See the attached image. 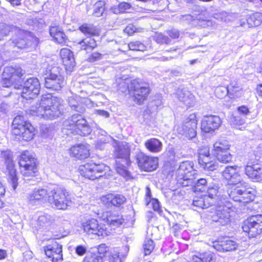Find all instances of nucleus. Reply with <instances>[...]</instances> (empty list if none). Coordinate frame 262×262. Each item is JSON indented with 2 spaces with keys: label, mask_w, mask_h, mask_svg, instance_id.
Here are the masks:
<instances>
[{
  "label": "nucleus",
  "mask_w": 262,
  "mask_h": 262,
  "mask_svg": "<svg viewBox=\"0 0 262 262\" xmlns=\"http://www.w3.org/2000/svg\"><path fill=\"white\" fill-rule=\"evenodd\" d=\"M63 100L51 94L42 95L39 102L30 107V114L46 120L55 119L61 113Z\"/></svg>",
  "instance_id": "obj_1"
},
{
  "label": "nucleus",
  "mask_w": 262,
  "mask_h": 262,
  "mask_svg": "<svg viewBox=\"0 0 262 262\" xmlns=\"http://www.w3.org/2000/svg\"><path fill=\"white\" fill-rule=\"evenodd\" d=\"M48 202L54 208L66 210L72 204L69 192L63 187H55L49 190Z\"/></svg>",
  "instance_id": "obj_2"
},
{
  "label": "nucleus",
  "mask_w": 262,
  "mask_h": 262,
  "mask_svg": "<svg viewBox=\"0 0 262 262\" xmlns=\"http://www.w3.org/2000/svg\"><path fill=\"white\" fill-rule=\"evenodd\" d=\"M14 33L12 43L14 47L19 49H34L38 43V39L30 32L21 30L18 27L12 28Z\"/></svg>",
  "instance_id": "obj_3"
},
{
  "label": "nucleus",
  "mask_w": 262,
  "mask_h": 262,
  "mask_svg": "<svg viewBox=\"0 0 262 262\" xmlns=\"http://www.w3.org/2000/svg\"><path fill=\"white\" fill-rule=\"evenodd\" d=\"M63 125L65 129L70 130L71 133L80 136H84L91 132V128L86 120L78 114L66 120Z\"/></svg>",
  "instance_id": "obj_4"
},
{
  "label": "nucleus",
  "mask_w": 262,
  "mask_h": 262,
  "mask_svg": "<svg viewBox=\"0 0 262 262\" xmlns=\"http://www.w3.org/2000/svg\"><path fill=\"white\" fill-rule=\"evenodd\" d=\"M23 75V70L19 66H7L2 74V84L4 87L13 86L14 89H19L22 86L20 83Z\"/></svg>",
  "instance_id": "obj_5"
},
{
  "label": "nucleus",
  "mask_w": 262,
  "mask_h": 262,
  "mask_svg": "<svg viewBox=\"0 0 262 262\" xmlns=\"http://www.w3.org/2000/svg\"><path fill=\"white\" fill-rule=\"evenodd\" d=\"M19 164L24 181L27 182L32 180L37 172L36 159L29 151H26L20 155Z\"/></svg>",
  "instance_id": "obj_6"
},
{
  "label": "nucleus",
  "mask_w": 262,
  "mask_h": 262,
  "mask_svg": "<svg viewBox=\"0 0 262 262\" xmlns=\"http://www.w3.org/2000/svg\"><path fill=\"white\" fill-rule=\"evenodd\" d=\"M232 204L225 199L220 200L216 206H213L210 210L215 212L210 215L213 222H217L221 225H227L230 221V212L232 210Z\"/></svg>",
  "instance_id": "obj_7"
},
{
  "label": "nucleus",
  "mask_w": 262,
  "mask_h": 262,
  "mask_svg": "<svg viewBox=\"0 0 262 262\" xmlns=\"http://www.w3.org/2000/svg\"><path fill=\"white\" fill-rule=\"evenodd\" d=\"M79 170L83 177L94 180L105 177L106 172L110 171V167L103 163H88L80 166Z\"/></svg>",
  "instance_id": "obj_8"
},
{
  "label": "nucleus",
  "mask_w": 262,
  "mask_h": 262,
  "mask_svg": "<svg viewBox=\"0 0 262 262\" xmlns=\"http://www.w3.org/2000/svg\"><path fill=\"white\" fill-rule=\"evenodd\" d=\"M81 228L84 232L92 238L96 236L105 237L110 233L104 224L99 223L94 218L83 220L81 223Z\"/></svg>",
  "instance_id": "obj_9"
},
{
  "label": "nucleus",
  "mask_w": 262,
  "mask_h": 262,
  "mask_svg": "<svg viewBox=\"0 0 262 262\" xmlns=\"http://www.w3.org/2000/svg\"><path fill=\"white\" fill-rule=\"evenodd\" d=\"M195 174L196 170L193 169V163L190 161L183 162L177 170V179L182 185L188 186Z\"/></svg>",
  "instance_id": "obj_10"
},
{
  "label": "nucleus",
  "mask_w": 262,
  "mask_h": 262,
  "mask_svg": "<svg viewBox=\"0 0 262 262\" xmlns=\"http://www.w3.org/2000/svg\"><path fill=\"white\" fill-rule=\"evenodd\" d=\"M196 115L191 114L183 118L182 123L179 126L177 130L180 134L185 136L189 139H192L196 135Z\"/></svg>",
  "instance_id": "obj_11"
},
{
  "label": "nucleus",
  "mask_w": 262,
  "mask_h": 262,
  "mask_svg": "<svg viewBox=\"0 0 262 262\" xmlns=\"http://www.w3.org/2000/svg\"><path fill=\"white\" fill-rule=\"evenodd\" d=\"M244 232L248 233L249 237H254L262 231V215L250 216L243 223L242 226Z\"/></svg>",
  "instance_id": "obj_12"
},
{
  "label": "nucleus",
  "mask_w": 262,
  "mask_h": 262,
  "mask_svg": "<svg viewBox=\"0 0 262 262\" xmlns=\"http://www.w3.org/2000/svg\"><path fill=\"white\" fill-rule=\"evenodd\" d=\"M129 88L134 92L135 99L139 104L146 98L149 93L148 85L139 79L132 80Z\"/></svg>",
  "instance_id": "obj_13"
},
{
  "label": "nucleus",
  "mask_w": 262,
  "mask_h": 262,
  "mask_svg": "<svg viewBox=\"0 0 262 262\" xmlns=\"http://www.w3.org/2000/svg\"><path fill=\"white\" fill-rule=\"evenodd\" d=\"M22 89L21 97L26 99H33L38 94L40 85L37 78L32 77L28 79L24 83V85L20 89Z\"/></svg>",
  "instance_id": "obj_14"
},
{
  "label": "nucleus",
  "mask_w": 262,
  "mask_h": 262,
  "mask_svg": "<svg viewBox=\"0 0 262 262\" xmlns=\"http://www.w3.org/2000/svg\"><path fill=\"white\" fill-rule=\"evenodd\" d=\"M198 154V162L203 169L209 171H213L217 169L218 164L211 160L208 146L201 147Z\"/></svg>",
  "instance_id": "obj_15"
},
{
  "label": "nucleus",
  "mask_w": 262,
  "mask_h": 262,
  "mask_svg": "<svg viewBox=\"0 0 262 262\" xmlns=\"http://www.w3.org/2000/svg\"><path fill=\"white\" fill-rule=\"evenodd\" d=\"M57 68H53L49 71L48 76L45 78V86L48 89L60 90L64 84L63 77L59 73H55Z\"/></svg>",
  "instance_id": "obj_16"
},
{
  "label": "nucleus",
  "mask_w": 262,
  "mask_h": 262,
  "mask_svg": "<svg viewBox=\"0 0 262 262\" xmlns=\"http://www.w3.org/2000/svg\"><path fill=\"white\" fill-rule=\"evenodd\" d=\"M136 159L138 166L142 170L151 171L158 167L159 160L157 157H149L140 152L136 155Z\"/></svg>",
  "instance_id": "obj_17"
},
{
  "label": "nucleus",
  "mask_w": 262,
  "mask_h": 262,
  "mask_svg": "<svg viewBox=\"0 0 262 262\" xmlns=\"http://www.w3.org/2000/svg\"><path fill=\"white\" fill-rule=\"evenodd\" d=\"M251 158L247 162L245 168V174L250 178L255 181H262V165L253 159L254 155H251Z\"/></svg>",
  "instance_id": "obj_18"
},
{
  "label": "nucleus",
  "mask_w": 262,
  "mask_h": 262,
  "mask_svg": "<svg viewBox=\"0 0 262 262\" xmlns=\"http://www.w3.org/2000/svg\"><path fill=\"white\" fill-rule=\"evenodd\" d=\"M114 156L116 160L122 161L124 164L129 163L130 149L125 142L114 141Z\"/></svg>",
  "instance_id": "obj_19"
},
{
  "label": "nucleus",
  "mask_w": 262,
  "mask_h": 262,
  "mask_svg": "<svg viewBox=\"0 0 262 262\" xmlns=\"http://www.w3.org/2000/svg\"><path fill=\"white\" fill-rule=\"evenodd\" d=\"M43 248L46 255L52 258V262L62 261V248L61 245L56 242L53 241L51 244L45 246Z\"/></svg>",
  "instance_id": "obj_20"
},
{
  "label": "nucleus",
  "mask_w": 262,
  "mask_h": 262,
  "mask_svg": "<svg viewBox=\"0 0 262 262\" xmlns=\"http://www.w3.org/2000/svg\"><path fill=\"white\" fill-rule=\"evenodd\" d=\"M222 124L221 118L215 115L204 116L201 124V128L205 133H209L217 129Z\"/></svg>",
  "instance_id": "obj_21"
},
{
  "label": "nucleus",
  "mask_w": 262,
  "mask_h": 262,
  "mask_svg": "<svg viewBox=\"0 0 262 262\" xmlns=\"http://www.w3.org/2000/svg\"><path fill=\"white\" fill-rule=\"evenodd\" d=\"M238 246L236 242L228 237L213 242V247L220 252H227L235 250Z\"/></svg>",
  "instance_id": "obj_22"
},
{
  "label": "nucleus",
  "mask_w": 262,
  "mask_h": 262,
  "mask_svg": "<svg viewBox=\"0 0 262 262\" xmlns=\"http://www.w3.org/2000/svg\"><path fill=\"white\" fill-rule=\"evenodd\" d=\"M101 201L107 207H119L126 202L125 197L122 194H107L101 198Z\"/></svg>",
  "instance_id": "obj_23"
},
{
  "label": "nucleus",
  "mask_w": 262,
  "mask_h": 262,
  "mask_svg": "<svg viewBox=\"0 0 262 262\" xmlns=\"http://www.w3.org/2000/svg\"><path fill=\"white\" fill-rule=\"evenodd\" d=\"M70 155L71 157L78 159L82 160L89 157L90 149L89 147L83 144H77L73 146L70 149Z\"/></svg>",
  "instance_id": "obj_24"
},
{
  "label": "nucleus",
  "mask_w": 262,
  "mask_h": 262,
  "mask_svg": "<svg viewBox=\"0 0 262 262\" xmlns=\"http://www.w3.org/2000/svg\"><path fill=\"white\" fill-rule=\"evenodd\" d=\"M60 55L66 70L71 71L76 64L73 52L67 48H63L60 51Z\"/></svg>",
  "instance_id": "obj_25"
},
{
  "label": "nucleus",
  "mask_w": 262,
  "mask_h": 262,
  "mask_svg": "<svg viewBox=\"0 0 262 262\" xmlns=\"http://www.w3.org/2000/svg\"><path fill=\"white\" fill-rule=\"evenodd\" d=\"M176 96L187 107L193 106L194 104V96L185 89H179L176 93Z\"/></svg>",
  "instance_id": "obj_26"
},
{
  "label": "nucleus",
  "mask_w": 262,
  "mask_h": 262,
  "mask_svg": "<svg viewBox=\"0 0 262 262\" xmlns=\"http://www.w3.org/2000/svg\"><path fill=\"white\" fill-rule=\"evenodd\" d=\"M68 101L69 105L72 110L79 113H82L85 110L83 103H86L89 100L77 95H73L72 96L69 97Z\"/></svg>",
  "instance_id": "obj_27"
},
{
  "label": "nucleus",
  "mask_w": 262,
  "mask_h": 262,
  "mask_svg": "<svg viewBox=\"0 0 262 262\" xmlns=\"http://www.w3.org/2000/svg\"><path fill=\"white\" fill-rule=\"evenodd\" d=\"M125 220L123 216L118 212H107L106 222L112 228H115L123 225Z\"/></svg>",
  "instance_id": "obj_28"
},
{
  "label": "nucleus",
  "mask_w": 262,
  "mask_h": 262,
  "mask_svg": "<svg viewBox=\"0 0 262 262\" xmlns=\"http://www.w3.org/2000/svg\"><path fill=\"white\" fill-rule=\"evenodd\" d=\"M242 186L243 192L238 202L245 204L253 201L255 198V190L248 187L247 183H242Z\"/></svg>",
  "instance_id": "obj_29"
},
{
  "label": "nucleus",
  "mask_w": 262,
  "mask_h": 262,
  "mask_svg": "<svg viewBox=\"0 0 262 262\" xmlns=\"http://www.w3.org/2000/svg\"><path fill=\"white\" fill-rule=\"evenodd\" d=\"M49 191L44 188L35 189L33 191L29 194L27 199L30 203H34L35 201L42 200L48 198Z\"/></svg>",
  "instance_id": "obj_30"
},
{
  "label": "nucleus",
  "mask_w": 262,
  "mask_h": 262,
  "mask_svg": "<svg viewBox=\"0 0 262 262\" xmlns=\"http://www.w3.org/2000/svg\"><path fill=\"white\" fill-rule=\"evenodd\" d=\"M213 201L208 200V197L206 195H201L200 196H195L192 202V205L194 207L193 210H196L197 209L207 208L209 206H212Z\"/></svg>",
  "instance_id": "obj_31"
},
{
  "label": "nucleus",
  "mask_w": 262,
  "mask_h": 262,
  "mask_svg": "<svg viewBox=\"0 0 262 262\" xmlns=\"http://www.w3.org/2000/svg\"><path fill=\"white\" fill-rule=\"evenodd\" d=\"M50 33L57 43L62 44L66 42V36L59 27L52 26L50 29Z\"/></svg>",
  "instance_id": "obj_32"
},
{
  "label": "nucleus",
  "mask_w": 262,
  "mask_h": 262,
  "mask_svg": "<svg viewBox=\"0 0 262 262\" xmlns=\"http://www.w3.org/2000/svg\"><path fill=\"white\" fill-rule=\"evenodd\" d=\"M162 143L159 139L152 138L145 142V147L150 152L156 153L161 151Z\"/></svg>",
  "instance_id": "obj_33"
},
{
  "label": "nucleus",
  "mask_w": 262,
  "mask_h": 262,
  "mask_svg": "<svg viewBox=\"0 0 262 262\" xmlns=\"http://www.w3.org/2000/svg\"><path fill=\"white\" fill-rule=\"evenodd\" d=\"M27 124L30 123L25 121L23 116L19 115L16 116L13 119L12 123V134H19L20 130L24 129V126H26Z\"/></svg>",
  "instance_id": "obj_34"
},
{
  "label": "nucleus",
  "mask_w": 262,
  "mask_h": 262,
  "mask_svg": "<svg viewBox=\"0 0 262 262\" xmlns=\"http://www.w3.org/2000/svg\"><path fill=\"white\" fill-rule=\"evenodd\" d=\"M105 4V1L104 0L97 1L93 6V14L95 16L110 15V13H108V11L106 9Z\"/></svg>",
  "instance_id": "obj_35"
},
{
  "label": "nucleus",
  "mask_w": 262,
  "mask_h": 262,
  "mask_svg": "<svg viewBox=\"0 0 262 262\" xmlns=\"http://www.w3.org/2000/svg\"><path fill=\"white\" fill-rule=\"evenodd\" d=\"M213 254L210 252L199 253L192 257V262H215Z\"/></svg>",
  "instance_id": "obj_36"
},
{
  "label": "nucleus",
  "mask_w": 262,
  "mask_h": 262,
  "mask_svg": "<svg viewBox=\"0 0 262 262\" xmlns=\"http://www.w3.org/2000/svg\"><path fill=\"white\" fill-rule=\"evenodd\" d=\"M78 46L81 50H85L87 52H91L97 47L95 40L91 37H86L78 43Z\"/></svg>",
  "instance_id": "obj_37"
},
{
  "label": "nucleus",
  "mask_w": 262,
  "mask_h": 262,
  "mask_svg": "<svg viewBox=\"0 0 262 262\" xmlns=\"http://www.w3.org/2000/svg\"><path fill=\"white\" fill-rule=\"evenodd\" d=\"M53 220L50 215L46 214L40 215L38 219V225L43 230H50L53 223Z\"/></svg>",
  "instance_id": "obj_38"
},
{
  "label": "nucleus",
  "mask_w": 262,
  "mask_h": 262,
  "mask_svg": "<svg viewBox=\"0 0 262 262\" xmlns=\"http://www.w3.org/2000/svg\"><path fill=\"white\" fill-rule=\"evenodd\" d=\"M230 145L227 140L224 139H220L213 144V149L215 155L221 154L229 150Z\"/></svg>",
  "instance_id": "obj_39"
},
{
  "label": "nucleus",
  "mask_w": 262,
  "mask_h": 262,
  "mask_svg": "<svg viewBox=\"0 0 262 262\" xmlns=\"http://www.w3.org/2000/svg\"><path fill=\"white\" fill-rule=\"evenodd\" d=\"M34 128L31 124H27L24 126V129L20 130V134L15 135L22 137L25 141H30L32 140L34 136Z\"/></svg>",
  "instance_id": "obj_40"
},
{
  "label": "nucleus",
  "mask_w": 262,
  "mask_h": 262,
  "mask_svg": "<svg viewBox=\"0 0 262 262\" xmlns=\"http://www.w3.org/2000/svg\"><path fill=\"white\" fill-rule=\"evenodd\" d=\"M242 192V186L232 185L228 190V194L233 201L238 202Z\"/></svg>",
  "instance_id": "obj_41"
},
{
  "label": "nucleus",
  "mask_w": 262,
  "mask_h": 262,
  "mask_svg": "<svg viewBox=\"0 0 262 262\" xmlns=\"http://www.w3.org/2000/svg\"><path fill=\"white\" fill-rule=\"evenodd\" d=\"M129 164H124L122 161L116 160V170L120 175L126 179L130 178V173L126 169V165Z\"/></svg>",
  "instance_id": "obj_42"
},
{
  "label": "nucleus",
  "mask_w": 262,
  "mask_h": 262,
  "mask_svg": "<svg viewBox=\"0 0 262 262\" xmlns=\"http://www.w3.org/2000/svg\"><path fill=\"white\" fill-rule=\"evenodd\" d=\"M18 178L16 173V170L14 168L9 169L8 181L9 184L12 187L13 191H16L18 186Z\"/></svg>",
  "instance_id": "obj_43"
},
{
  "label": "nucleus",
  "mask_w": 262,
  "mask_h": 262,
  "mask_svg": "<svg viewBox=\"0 0 262 262\" xmlns=\"http://www.w3.org/2000/svg\"><path fill=\"white\" fill-rule=\"evenodd\" d=\"M245 20L241 24L242 26L246 25L248 27H254L259 26L262 23V17H245Z\"/></svg>",
  "instance_id": "obj_44"
},
{
  "label": "nucleus",
  "mask_w": 262,
  "mask_h": 262,
  "mask_svg": "<svg viewBox=\"0 0 262 262\" xmlns=\"http://www.w3.org/2000/svg\"><path fill=\"white\" fill-rule=\"evenodd\" d=\"M79 30L85 34L98 35L99 30L92 24H84L79 27Z\"/></svg>",
  "instance_id": "obj_45"
},
{
  "label": "nucleus",
  "mask_w": 262,
  "mask_h": 262,
  "mask_svg": "<svg viewBox=\"0 0 262 262\" xmlns=\"http://www.w3.org/2000/svg\"><path fill=\"white\" fill-rule=\"evenodd\" d=\"M220 187L219 185L215 183L210 184L207 189V194L208 195H206L208 197V200L210 199L211 201L212 199H215L216 197H219L220 193V191L219 190Z\"/></svg>",
  "instance_id": "obj_46"
},
{
  "label": "nucleus",
  "mask_w": 262,
  "mask_h": 262,
  "mask_svg": "<svg viewBox=\"0 0 262 262\" xmlns=\"http://www.w3.org/2000/svg\"><path fill=\"white\" fill-rule=\"evenodd\" d=\"M1 156L5 160V163L9 169L14 168L12 155L10 150L2 151Z\"/></svg>",
  "instance_id": "obj_47"
},
{
  "label": "nucleus",
  "mask_w": 262,
  "mask_h": 262,
  "mask_svg": "<svg viewBox=\"0 0 262 262\" xmlns=\"http://www.w3.org/2000/svg\"><path fill=\"white\" fill-rule=\"evenodd\" d=\"M16 27L13 26H9L5 24H0V40L3 39V38L11 33L12 35H14L12 33V28Z\"/></svg>",
  "instance_id": "obj_48"
},
{
  "label": "nucleus",
  "mask_w": 262,
  "mask_h": 262,
  "mask_svg": "<svg viewBox=\"0 0 262 262\" xmlns=\"http://www.w3.org/2000/svg\"><path fill=\"white\" fill-rule=\"evenodd\" d=\"M128 47L130 50L137 51H144L146 50V46L140 41H133L130 42Z\"/></svg>",
  "instance_id": "obj_49"
},
{
  "label": "nucleus",
  "mask_w": 262,
  "mask_h": 262,
  "mask_svg": "<svg viewBox=\"0 0 262 262\" xmlns=\"http://www.w3.org/2000/svg\"><path fill=\"white\" fill-rule=\"evenodd\" d=\"M208 180L206 179L201 178L198 180L197 182L195 183L193 187L194 191L203 192L206 189Z\"/></svg>",
  "instance_id": "obj_50"
},
{
  "label": "nucleus",
  "mask_w": 262,
  "mask_h": 262,
  "mask_svg": "<svg viewBox=\"0 0 262 262\" xmlns=\"http://www.w3.org/2000/svg\"><path fill=\"white\" fill-rule=\"evenodd\" d=\"M216 158L219 161L223 163H228L232 160V155L229 151L222 152L221 154L215 155Z\"/></svg>",
  "instance_id": "obj_51"
},
{
  "label": "nucleus",
  "mask_w": 262,
  "mask_h": 262,
  "mask_svg": "<svg viewBox=\"0 0 262 262\" xmlns=\"http://www.w3.org/2000/svg\"><path fill=\"white\" fill-rule=\"evenodd\" d=\"M83 262H103L101 256L95 252L88 253L83 259Z\"/></svg>",
  "instance_id": "obj_52"
},
{
  "label": "nucleus",
  "mask_w": 262,
  "mask_h": 262,
  "mask_svg": "<svg viewBox=\"0 0 262 262\" xmlns=\"http://www.w3.org/2000/svg\"><path fill=\"white\" fill-rule=\"evenodd\" d=\"M232 185L237 186V185H240L242 186V183H246L242 179V177L239 173L237 169L235 170V173L232 176L231 179L227 180Z\"/></svg>",
  "instance_id": "obj_53"
},
{
  "label": "nucleus",
  "mask_w": 262,
  "mask_h": 262,
  "mask_svg": "<svg viewBox=\"0 0 262 262\" xmlns=\"http://www.w3.org/2000/svg\"><path fill=\"white\" fill-rule=\"evenodd\" d=\"M228 93H233L231 89H228V87L220 86L217 87L215 90L216 96L219 98H222L228 94Z\"/></svg>",
  "instance_id": "obj_54"
},
{
  "label": "nucleus",
  "mask_w": 262,
  "mask_h": 262,
  "mask_svg": "<svg viewBox=\"0 0 262 262\" xmlns=\"http://www.w3.org/2000/svg\"><path fill=\"white\" fill-rule=\"evenodd\" d=\"M237 166H228L226 167L224 170L223 171V176L227 180L228 179H231L232 176L235 173V170L237 169Z\"/></svg>",
  "instance_id": "obj_55"
},
{
  "label": "nucleus",
  "mask_w": 262,
  "mask_h": 262,
  "mask_svg": "<svg viewBox=\"0 0 262 262\" xmlns=\"http://www.w3.org/2000/svg\"><path fill=\"white\" fill-rule=\"evenodd\" d=\"M155 245L154 242L150 239H146L143 244V250L145 255H149L151 253L154 248Z\"/></svg>",
  "instance_id": "obj_56"
},
{
  "label": "nucleus",
  "mask_w": 262,
  "mask_h": 262,
  "mask_svg": "<svg viewBox=\"0 0 262 262\" xmlns=\"http://www.w3.org/2000/svg\"><path fill=\"white\" fill-rule=\"evenodd\" d=\"M96 251L95 252L98 254L99 256H101L102 259L103 260V257L108 250L107 246L105 244H101L96 248Z\"/></svg>",
  "instance_id": "obj_57"
},
{
  "label": "nucleus",
  "mask_w": 262,
  "mask_h": 262,
  "mask_svg": "<svg viewBox=\"0 0 262 262\" xmlns=\"http://www.w3.org/2000/svg\"><path fill=\"white\" fill-rule=\"evenodd\" d=\"M155 40L157 42L159 43L168 44L170 41V39L167 36L161 33L158 34L156 36Z\"/></svg>",
  "instance_id": "obj_58"
},
{
  "label": "nucleus",
  "mask_w": 262,
  "mask_h": 262,
  "mask_svg": "<svg viewBox=\"0 0 262 262\" xmlns=\"http://www.w3.org/2000/svg\"><path fill=\"white\" fill-rule=\"evenodd\" d=\"M9 110V106L4 103L0 104V118H4Z\"/></svg>",
  "instance_id": "obj_59"
},
{
  "label": "nucleus",
  "mask_w": 262,
  "mask_h": 262,
  "mask_svg": "<svg viewBox=\"0 0 262 262\" xmlns=\"http://www.w3.org/2000/svg\"><path fill=\"white\" fill-rule=\"evenodd\" d=\"M149 203H151L154 210L157 212L161 211L160 203L157 199H152Z\"/></svg>",
  "instance_id": "obj_60"
},
{
  "label": "nucleus",
  "mask_w": 262,
  "mask_h": 262,
  "mask_svg": "<svg viewBox=\"0 0 262 262\" xmlns=\"http://www.w3.org/2000/svg\"><path fill=\"white\" fill-rule=\"evenodd\" d=\"M119 7L121 14L128 12L131 8L130 4L127 3L120 4Z\"/></svg>",
  "instance_id": "obj_61"
},
{
  "label": "nucleus",
  "mask_w": 262,
  "mask_h": 262,
  "mask_svg": "<svg viewBox=\"0 0 262 262\" xmlns=\"http://www.w3.org/2000/svg\"><path fill=\"white\" fill-rule=\"evenodd\" d=\"M167 34L172 38H178L179 37L180 33L178 30L172 29L167 31Z\"/></svg>",
  "instance_id": "obj_62"
},
{
  "label": "nucleus",
  "mask_w": 262,
  "mask_h": 262,
  "mask_svg": "<svg viewBox=\"0 0 262 262\" xmlns=\"http://www.w3.org/2000/svg\"><path fill=\"white\" fill-rule=\"evenodd\" d=\"M75 251L78 255L82 256L86 253V248L83 246L79 245L76 247Z\"/></svg>",
  "instance_id": "obj_63"
},
{
  "label": "nucleus",
  "mask_w": 262,
  "mask_h": 262,
  "mask_svg": "<svg viewBox=\"0 0 262 262\" xmlns=\"http://www.w3.org/2000/svg\"><path fill=\"white\" fill-rule=\"evenodd\" d=\"M110 262H121V259L118 253H113L110 256Z\"/></svg>",
  "instance_id": "obj_64"
}]
</instances>
